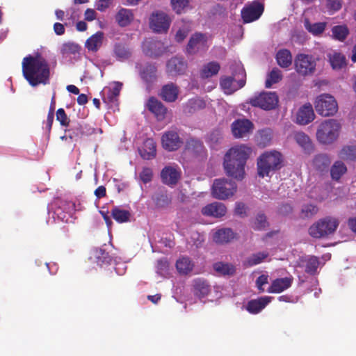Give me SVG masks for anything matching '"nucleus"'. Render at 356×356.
<instances>
[{
  "mask_svg": "<svg viewBox=\"0 0 356 356\" xmlns=\"http://www.w3.org/2000/svg\"><path fill=\"white\" fill-rule=\"evenodd\" d=\"M213 269L218 276L232 277L236 273V266L229 263L216 262L213 264Z\"/></svg>",
  "mask_w": 356,
  "mask_h": 356,
  "instance_id": "29",
  "label": "nucleus"
},
{
  "mask_svg": "<svg viewBox=\"0 0 356 356\" xmlns=\"http://www.w3.org/2000/svg\"><path fill=\"white\" fill-rule=\"evenodd\" d=\"M189 3V0H171V4L177 13H181Z\"/></svg>",
  "mask_w": 356,
  "mask_h": 356,
  "instance_id": "57",
  "label": "nucleus"
},
{
  "mask_svg": "<svg viewBox=\"0 0 356 356\" xmlns=\"http://www.w3.org/2000/svg\"><path fill=\"white\" fill-rule=\"evenodd\" d=\"M331 66L334 70H340L347 66V59L344 54L334 52L327 55Z\"/></svg>",
  "mask_w": 356,
  "mask_h": 356,
  "instance_id": "33",
  "label": "nucleus"
},
{
  "mask_svg": "<svg viewBox=\"0 0 356 356\" xmlns=\"http://www.w3.org/2000/svg\"><path fill=\"white\" fill-rule=\"evenodd\" d=\"M236 190V184L235 181L222 178L214 181L212 185L211 193L217 199L225 200L233 196Z\"/></svg>",
  "mask_w": 356,
  "mask_h": 356,
  "instance_id": "8",
  "label": "nucleus"
},
{
  "mask_svg": "<svg viewBox=\"0 0 356 356\" xmlns=\"http://www.w3.org/2000/svg\"><path fill=\"white\" fill-rule=\"evenodd\" d=\"M304 26L305 29L309 33L316 35L321 34L325 31L326 23L321 22L311 24L309 19H305L304 21Z\"/></svg>",
  "mask_w": 356,
  "mask_h": 356,
  "instance_id": "43",
  "label": "nucleus"
},
{
  "mask_svg": "<svg viewBox=\"0 0 356 356\" xmlns=\"http://www.w3.org/2000/svg\"><path fill=\"white\" fill-rule=\"evenodd\" d=\"M180 175L179 170L169 165L161 170V181L168 186H174L179 181Z\"/></svg>",
  "mask_w": 356,
  "mask_h": 356,
  "instance_id": "23",
  "label": "nucleus"
},
{
  "mask_svg": "<svg viewBox=\"0 0 356 356\" xmlns=\"http://www.w3.org/2000/svg\"><path fill=\"white\" fill-rule=\"evenodd\" d=\"M316 113L322 116L334 115L339 109L338 104L334 96L329 94H321L314 102Z\"/></svg>",
  "mask_w": 356,
  "mask_h": 356,
  "instance_id": "7",
  "label": "nucleus"
},
{
  "mask_svg": "<svg viewBox=\"0 0 356 356\" xmlns=\"http://www.w3.org/2000/svg\"><path fill=\"white\" fill-rule=\"evenodd\" d=\"M248 102L253 107L272 110L278 106L279 97L275 92H264L253 96Z\"/></svg>",
  "mask_w": 356,
  "mask_h": 356,
  "instance_id": "9",
  "label": "nucleus"
},
{
  "mask_svg": "<svg viewBox=\"0 0 356 356\" xmlns=\"http://www.w3.org/2000/svg\"><path fill=\"white\" fill-rule=\"evenodd\" d=\"M338 156L343 161L356 162V145H346L343 147Z\"/></svg>",
  "mask_w": 356,
  "mask_h": 356,
  "instance_id": "35",
  "label": "nucleus"
},
{
  "mask_svg": "<svg viewBox=\"0 0 356 356\" xmlns=\"http://www.w3.org/2000/svg\"><path fill=\"white\" fill-rule=\"evenodd\" d=\"M185 149L195 157H204L207 150L202 141L196 138H189L185 144Z\"/></svg>",
  "mask_w": 356,
  "mask_h": 356,
  "instance_id": "16",
  "label": "nucleus"
},
{
  "mask_svg": "<svg viewBox=\"0 0 356 356\" xmlns=\"http://www.w3.org/2000/svg\"><path fill=\"white\" fill-rule=\"evenodd\" d=\"M282 79V74L278 68L270 70L268 79L266 80V88L272 87L273 84L279 82Z\"/></svg>",
  "mask_w": 356,
  "mask_h": 356,
  "instance_id": "52",
  "label": "nucleus"
},
{
  "mask_svg": "<svg viewBox=\"0 0 356 356\" xmlns=\"http://www.w3.org/2000/svg\"><path fill=\"white\" fill-rule=\"evenodd\" d=\"M70 135L69 136V142L77 141L84 135L90 134V129L86 124L76 123L74 124L70 128L68 129Z\"/></svg>",
  "mask_w": 356,
  "mask_h": 356,
  "instance_id": "28",
  "label": "nucleus"
},
{
  "mask_svg": "<svg viewBox=\"0 0 356 356\" xmlns=\"http://www.w3.org/2000/svg\"><path fill=\"white\" fill-rule=\"evenodd\" d=\"M236 237V234L231 229L222 228L213 234V240L217 244L229 243Z\"/></svg>",
  "mask_w": 356,
  "mask_h": 356,
  "instance_id": "26",
  "label": "nucleus"
},
{
  "mask_svg": "<svg viewBox=\"0 0 356 356\" xmlns=\"http://www.w3.org/2000/svg\"><path fill=\"white\" fill-rule=\"evenodd\" d=\"M341 0H326L327 10L331 14L339 11L341 9Z\"/></svg>",
  "mask_w": 356,
  "mask_h": 356,
  "instance_id": "55",
  "label": "nucleus"
},
{
  "mask_svg": "<svg viewBox=\"0 0 356 356\" xmlns=\"http://www.w3.org/2000/svg\"><path fill=\"white\" fill-rule=\"evenodd\" d=\"M220 65L217 61H211L203 66L200 72V76L202 79L211 78V76L218 73Z\"/></svg>",
  "mask_w": 356,
  "mask_h": 356,
  "instance_id": "36",
  "label": "nucleus"
},
{
  "mask_svg": "<svg viewBox=\"0 0 356 356\" xmlns=\"http://www.w3.org/2000/svg\"><path fill=\"white\" fill-rule=\"evenodd\" d=\"M268 257V252H257L249 257L246 260V263L248 266H253L261 264Z\"/></svg>",
  "mask_w": 356,
  "mask_h": 356,
  "instance_id": "50",
  "label": "nucleus"
},
{
  "mask_svg": "<svg viewBox=\"0 0 356 356\" xmlns=\"http://www.w3.org/2000/svg\"><path fill=\"white\" fill-rule=\"evenodd\" d=\"M170 24L168 14L163 12H156L149 18V26L154 32H166Z\"/></svg>",
  "mask_w": 356,
  "mask_h": 356,
  "instance_id": "12",
  "label": "nucleus"
},
{
  "mask_svg": "<svg viewBox=\"0 0 356 356\" xmlns=\"http://www.w3.org/2000/svg\"><path fill=\"white\" fill-rule=\"evenodd\" d=\"M114 54L119 60L129 59L131 56V52L127 47L123 44H116L113 49Z\"/></svg>",
  "mask_w": 356,
  "mask_h": 356,
  "instance_id": "44",
  "label": "nucleus"
},
{
  "mask_svg": "<svg viewBox=\"0 0 356 356\" xmlns=\"http://www.w3.org/2000/svg\"><path fill=\"white\" fill-rule=\"evenodd\" d=\"M296 69L298 74L303 76L315 72L316 62L314 57L309 54H300L296 56Z\"/></svg>",
  "mask_w": 356,
  "mask_h": 356,
  "instance_id": "10",
  "label": "nucleus"
},
{
  "mask_svg": "<svg viewBox=\"0 0 356 356\" xmlns=\"http://www.w3.org/2000/svg\"><path fill=\"white\" fill-rule=\"evenodd\" d=\"M205 101L199 98H194L188 100L184 105V113L193 114L197 111L204 108Z\"/></svg>",
  "mask_w": 356,
  "mask_h": 356,
  "instance_id": "34",
  "label": "nucleus"
},
{
  "mask_svg": "<svg viewBox=\"0 0 356 356\" xmlns=\"http://www.w3.org/2000/svg\"><path fill=\"white\" fill-rule=\"evenodd\" d=\"M268 225V222L266 221V216L264 214H261L259 213L256 217L254 222V229L261 230L265 229Z\"/></svg>",
  "mask_w": 356,
  "mask_h": 356,
  "instance_id": "56",
  "label": "nucleus"
},
{
  "mask_svg": "<svg viewBox=\"0 0 356 356\" xmlns=\"http://www.w3.org/2000/svg\"><path fill=\"white\" fill-rule=\"evenodd\" d=\"M103 39L104 33L102 31H97L92 35L86 42V47L88 49V51H97L102 44Z\"/></svg>",
  "mask_w": 356,
  "mask_h": 356,
  "instance_id": "32",
  "label": "nucleus"
},
{
  "mask_svg": "<svg viewBox=\"0 0 356 356\" xmlns=\"http://www.w3.org/2000/svg\"><path fill=\"white\" fill-rule=\"evenodd\" d=\"M140 155L145 159H152L156 156V143L151 138H147L143 147L138 149Z\"/></svg>",
  "mask_w": 356,
  "mask_h": 356,
  "instance_id": "30",
  "label": "nucleus"
},
{
  "mask_svg": "<svg viewBox=\"0 0 356 356\" xmlns=\"http://www.w3.org/2000/svg\"><path fill=\"white\" fill-rule=\"evenodd\" d=\"M176 267L180 273L186 274L193 270V264L190 258L181 257L177 261Z\"/></svg>",
  "mask_w": 356,
  "mask_h": 356,
  "instance_id": "42",
  "label": "nucleus"
},
{
  "mask_svg": "<svg viewBox=\"0 0 356 356\" xmlns=\"http://www.w3.org/2000/svg\"><path fill=\"white\" fill-rule=\"evenodd\" d=\"M153 177V171L149 168H143V170L140 172V180L144 183L147 184L150 182L152 180Z\"/></svg>",
  "mask_w": 356,
  "mask_h": 356,
  "instance_id": "58",
  "label": "nucleus"
},
{
  "mask_svg": "<svg viewBox=\"0 0 356 356\" xmlns=\"http://www.w3.org/2000/svg\"><path fill=\"white\" fill-rule=\"evenodd\" d=\"M56 118L57 121H58L60 123L61 126L68 127L70 123V119L63 108H60L57 109Z\"/></svg>",
  "mask_w": 356,
  "mask_h": 356,
  "instance_id": "54",
  "label": "nucleus"
},
{
  "mask_svg": "<svg viewBox=\"0 0 356 356\" xmlns=\"http://www.w3.org/2000/svg\"><path fill=\"white\" fill-rule=\"evenodd\" d=\"M319 266V260L316 257H311L306 260L305 271L309 274H315Z\"/></svg>",
  "mask_w": 356,
  "mask_h": 356,
  "instance_id": "53",
  "label": "nucleus"
},
{
  "mask_svg": "<svg viewBox=\"0 0 356 356\" xmlns=\"http://www.w3.org/2000/svg\"><path fill=\"white\" fill-rule=\"evenodd\" d=\"M81 49V46L77 44L72 43V42H68L67 43L63 44L61 48V53L63 55H76L79 54Z\"/></svg>",
  "mask_w": 356,
  "mask_h": 356,
  "instance_id": "51",
  "label": "nucleus"
},
{
  "mask_svg": "<svg viewBox=\"0 0 356 356\" xmlns=\"http://www.w3.org/2000/svg\"><path fill=\"white\" fill-rule=\"evenodd\" d=\"M194 293L199 298H205L211 291V285L204 279H196L193 281Z\"/></svg>",
  "mask_w": 356,
  "mask_h": 356,
  "instance_id": "31",
  "label": "nucleus"
},
{
  "mask_svg": "<svg viewBox=\"0 0 356 356\" xmlns=\"http://www.w3.org/2000/svg\"><path fill=\"white\" fill-rule=\"evenodd\" d=\"M202 215L214 218H221L225 216L227 208L223 203L213 202L205 205L202 209Z\"/></svg>",
  "mask_w": 356,
  "mask_h": 356,
  "instance_id": "21",
  "label": "nucleus"
},
{
  "mask_svg": "<svg viewBox=\"0 0 356 356\" xmlns=\"http://www.w3.org/2000/svg\"><path fill=\"white\" fill-rule=\"evenodd\" d=\"M207 48V37L206 35L202 33H195L191 35L186 47V51L189 54H194L199 51H205Z\"/></svg>",
  "mask_w": 356,
  "mask_h": 356,
  "instance_id": "11",
  "label": "nucleus"
},
{
  "mask_svg": "<svg viewBox=\"0 0 356 356\" xmlns=\"http://www.w3.org/2000/svg\"><path fill=\"white\" fill-rule=\"evenodd\" d=\"M179 93V88L171 82L161 88L160 96L167 102H175L178 99Z\"/></svg>",
  "mask_w": 356,
  "mask_h": 356,
  "instance_id": "25",
  "label": "nucleus"
},
{
  "mask_svg": "<svg viewBox=\"0 0 356 356\" xmlns=\"http://www.w3.org/2000/svg\"><path fill=\"white\" fill-rule=\"evenodd\" d=\"M315 118L313 107L309 103L301 107L296 114V122L307 124L313 121Z\"/></svg>",
  "mask_w": 356,
  "mask_h": 356,
  "instance_id": "24",
  "label": "nucleus"
},
{
  "mask_svg": "<svg viewBox=\"0 0 356 356\" xmlns=\"http://www.w3.org/2000/svg\"><path fill=\"white\" fill-rule=\"evenodd\" d=\"M183 141L175 130H169L161 136L162 147L168 151H175L181 147Z\"/></svg>",
  "mask_w": 356,
  "mask_h": 356,
  "instance_id": "14",
  "label": "nucleus"
},
{
  "mask_svg": "<svg viewBox=\"0 0 356 356\" xmlns=\"http://www.w3.org/2000/svg\"><path fill=\"white\" fill-rule=\"evenodd\" d=\"M122 84L121 82L117 81L114 83V86L112 88H108L107 90L106 97L104 98V101L106 102V99L109 102H113L117 100L120 92L121 91Z\"/></svg>",
  "mask_w": 356,
  "mask_h": 356,
  "instance_id": "46",
  "label": "nucleus"
},
{
  "mask_svg": "<svg viewBox=\"0 0 356 356\" xmlns=\"http://www.w3.org/2000/svg\"><path fill=\"white\" fill-rule=\"evenodd\" d=\"M186 68V62L183 58L177 56L167 61V73L170 75L182 74L185 73Z\"/></svg>",
  "mask_w": 356,
  "mask_h": 356,
  "instance_id": "20",
  "label": "nucleus"
},
{
  "mask_svg": "<svg viewBox=\"0 0 356 356\" xmlns=\"http://www.w3.org/2000/svg\"><path fill=\"white\" fill-rule=\"evenodd\" d=\"M254 129V123L249 120H236L232 124V131L235 138L247 136Z\"/></svg>",
  "mask_w": 356,
  "mask_h": 356,
  "instance_id": "15",
  "label": "nucleus"
},
{
  "mask_svg": "<svg viewBox=\"0 0 356 356\" xmlns=\"http://www.w3.org/2000/svg\"><path fill=\"white\" fill-rule=\"evenodd\" d=\"M264 10V5L259 2H253L252 4L242 8L241 16L243 22L248 24L260 18Z\"/></svg>",
  "mask_w": 356,
  "mask_h": 356,
  "instance_id": "13",
  "label": "nucleus"
},
{
  "mask_svg": "<svg viewBox=\"0 0 356 356\" xmlns=\"http://www.w3.org/2000/svg\"><path fill=\"white\" fill-rule=\"evenodd\" d=\"M332 32L334 38L339 40V41H343L346 39L348 34L349 33L347 26L341 25L334 26L332 29Z\"/></svg>",
  "mask_w": 356,
  "mask_h": 356,
  "instance_id": "49",
  "label": "nucleus"
},
{
  "mask_svg": "<svg viewBox=\"0 0 356 356\" xmlns=\"http://www.w3.org/2000/svg\"><path fill=\"white\" fill-rule=\"evenodd\" d=\"M143 50L150 58H158L163 53V44L161 41L148 39L143 41Z\"/></svg>",
  "mask_w": 356,
  "mask_h": 356,
  "instance_id": "19",
  "label": "nucleus"
},
{
  "mask_svg": "<svg viewBox=\"0 0 356 356\" xmlns=\"http://www.w3.org/2000/svg\"><path fill=\"white\" fill-rule=\"evenodd\" d=\"M157 67L155 64L146 63L139 68V74L142 80L149 86L157 79Z\"/></svg>",
  "mask_w": 356,
  "mask_h": 356,
  "instance_id": "18",
  "label": "nucleus"
},
{
  "mask_svg": "<svg viewBox=\"0 0 356 356\" xmlns=\"http://www.w3.org/2000/svg\"><path fill=\"white\" fill-rule=\"evenodd\" d=\"M347 171V167L345 163L341 161H337L334 163L330 172L331 176L334 180L338 181L343 175Z\"/></svg>",
  "mask_w": 356,
  "mask_h": 356,
  "instance_id": "45",
  "label": "nucleus"
},
{
  "mask_svg": "<svg viewBox=\"0 0 356 356\" xmlns=\"http://www.w3.org/2000/svg\"><path fill=\"white\" fill-rule=\"evenodd\" d=\"M268 277L267 275H265V274H262L257 279L256 285L258 288V290L260 292L264 291L263 286L266 285L268 283Z\"/></svg>",
  "mask_w": 356,
  "mask_h": 356,
  "instance_id": "60",
  "label": "nucleus"
},
{
  "mask_svg": "<svg viewBox=\"0 0 356 356\" xmlns=\"http://www.w3.org/2000/svg\"><path fill=\"white\" fill-rule=\"evenodd\" d=\"M276 59L278 65L282 67H288L291 65L292 56L290 51L287 49H282L278 51L276 55Z\"/></svg>",
  "mask_w": 356,
  "mask_h": 356,
  "instance_id": "37",
  "label": "nucleus"
},
{
  "mask_svg": "<svg viewBox=\"0 0 356 356\" xmlns=\"http://www.w3.org/2000/svg\"><path fill=\"white\" fill-rule=\"evenodd\" d=\"M340 129L341 125L337 120L334 119L324 120L316 130V139L322 144H332L339 138Z\"/></svg>",
  "mask_w": 356,
  "mask_h": 356,
  "instance_id": "5",
  "label": "nucleus"
},
{
  "mask_svg": "<svg viewBox=\"0 0 356 356\" xmlns=\"http://www.w3.org/2000/svg\"><path fill=\"white\" fill-rule=\"evenodd\" d=\"M339 220L333 216L321 218L310 225L309 234L314 238H325L334 234L339 225Z\"/></svg>",
  "mask_w": 356,
  "mask_h": 356,
  "instance_id": "4",
  "label": "nucleus"
},
{
  "mask_svg": "<svg viewBox=\"0 0 356 356\" xmlns=\"http://www.w3.org/2000/svg\"><path fill=\"white\" fill-rule=\"evenodd\" d=\"M97 261L101 264H109L112 261V257L105 250H100V254L97 256Z\"/></svg>",
  "mask_w": 356,
  "mask_h": 356,
  "instance_id": "59",
  "label": "nucleus"
},
{
  "mask_svg": "<svg viewBox=\"0 0 356 356\" xmlns=\"http://www.w3.org/2000/svg\"><path fill=\"white\" fill-rule=\"evenodd\" d=\"M318 208L314 204H305L302 207L300 216L303 219L311 218L318 212Z\"/></svg>",
  "mask_w": 356,
  "mask_h": 356,
  "instance_id": "47",
  "label": "nucleus"
},
{
  "mask_svg": "<svg viewBox=\"0 0 356 356\" xmlns=\"http://www.w3.org/2000/svg\"><path fill=\"white\" fill-rule=\"evenodd\" d=\"M147 107L149 111L153 113L158 120L161 121L165 119L168 108L162 102L152 96L149 98Z\"/></svg>",
  "mask_w": 356,
  "mask_h": 356,
  "instance_id": "17",
  "label": "nucleus"
},
{
  "mask_svg": "<svg viewBox=\"0 0 356 356\" xmlns=\"http://www.w3.org/2000/svg\"><path fill=\"white\" fill-rule=\"evenodd\" d=\"M97 17V13L94 9L88 8L84 13V19L86 21H92Z\"/></svg>",
  "mask_w": 356,
  "mask_h": 356,
  "instance_id": "64",
  "label": "nucleus"
},
{
  "mask_svg": "<svg viewBox=\"0 0 356 356\" xmlns=\"http://www.w3.org/2000/svg\"><path fill=\"white\" fill-rule=\"evenodd\" d=\"M247 207L244 203L237 202L235 204V213L240 216L246 215Z\"/></svg>",
  "mask_w": 356,
  "mask_h": 356,
  "instance_id": "62",
  "label": "nucleus"
},
{
  "mask_svg": "<svg viewBox=\"0 0 356 356\" xmlns=\"http://www.w3.org/2000/svg\"><path fill=\"white\" fill-rule=\"evenodd\" d=\"M295 140L305 151L309 152L313 149V145L309 136L303 132L296 133Z\"/></svg>",
  "mask_w": 356,
  "mask_h": 356,
  "instance_id": "41",
  "label": "nucleus"
},
{
  "mask_svg": "<svg viewBox=\"0 0 356 356\" xmlns=\"http://www.w3.org/2000/svg\"><path fill=\"white\" fill-rule=\"evenodd\" d=\"M131 216L130 211L121 209L119 207H114L111 209V216L118 223L129 222Z\"/></svg>",
  "mask_w": 356,
  "mask_h": 356,
  "instance_id": "40",
  "label": "nucleus"
},
{
  "mask_svg": "<svg viewBox=\"0 0 356 356\" xmlns=\"http://www.w3.org/2000/svg\"><path fill=\"white\" fill-rule=\"evenodd\" d=\"M22 67L24 76L31 86L48 83L50 76L49 65L40 54L26 56L22 60Z\"/></svg>",
  "mask_w": 356,
  "mask_h": 356,
  "instance_id": "1",
  "label": "nucleus"
},
{
  "mask_svg": "<svg viewBox=\"0 0 356 356\" xmlns=\"http://www.w3.org/2000/svg\"><path fill=\"white\" fill-rule=\"evenodd\" d=\"M112 3V0H99L96 3V9L99 11H105Z\"/></svg>",
  "mask_w": 356,
  "mask_h": 356,
  "instance_id": "61",
  "label": "nucleus"
},
{
  "mask_svg": "<svg viewBox=\"0 0 356 356\" xmlns=\"http://www.w3.org/2000/svg\"><path fill=\"white\" fill-rule=\"evenodd\" d=\"M283 156L279 151H266L257 159V172L261 177L270 176V172L283 166Z\"/></svg>",
  "mask_w": 356,
  "mask_h": 356,
  "instance_id": "3",
  "label": "nucleus"
},
{
  "mask_svg": "<svg viewBox=\"0 0 356 356\" xmlns=\"http://www.w3.org/2000/svg\"><path fill=\"white\" fill-rule=\"evenodd\" d=\"M116 21L120 26H126L131 24L134 19L133 13L127 9H120L116 15Z\"/></svg>",
  "mask_w": 356,
  "mask_h": 356,
  "instance_id": "38",
  "label": "nucleus"
},
{
  "mask_svg": "<svg viewBox=\"0 0 356 356\" xmlns=\"http://www.w3.org/2000/svg\"><path fill=\"white\" fill-rule=\"evenodd\" d=\"M330 160L325 154H318L314 156L313 164L316 169L318 170H324L327 168L330 164Z\"/></svg>",
  "mask_w": 356,
  "mask_h": 356,
  "instance_id": "48",
  "label": "nucleus"
},
{
  "mask_svg": "<svg viewBox=\"0 0 356 356\" xmlns=\"http://www.w3.org/2000/svg\"><path fill=\"white\" fill-rule=\"evenodd\" d=\"M271 299V297L264 296L257 299L250 300L248 301L245 309L250 314H259L266 307V305L269 304Z\"/></svg>",
  "mask_w": 356,
  "mask_h": 356,
  "instance_id": "22",
  "label": "nucleus"
},
{
  "mask_svg": "<svg viewBox=\"0 0 356 356\" xmlns=\"http://www.w3.org/2000/svg\"><path fill=\"white\" fill-rule=\"evenodd\" d=\"M168 264L166 259H159L156 261V269L157 271L160 273L168 270Z\"/></svg>",
  "mask_w": 356,
  "mask_h": 356,
  "instance_id": "63",
  "label": "nucleus"
},
{
  "mask_svg": "<svg viewBox=\"0 0 356 356\" xmlns=\"http://www.w3.org/2000/svg\"><path fill=\"white\" fill-rule=\"evenodd\" d=\"M152 199L156 207L160 209L167 208L172 203V197L167 192H160L154 195Z\"/></svg>",
  "mask_w": 356,
  "mask_h": 356,
  "instance_id": "39",
  "label": "nucleus"
},
{
  "mask_svg": "<svg viewBox=\"0 0 356 356\" xmlns=\"http://www.w3.org/2000/svg\"><path fill=\"white\" fill-rule=\"evenodd\" d=\"M246 74L242 66L238 65L232 76H224L220 79V85L225 94H232L241 88L246 83Z\"/></svg>",
  "mask_w": 356,
  "mask_h": 356,
  "instance_id": "6",
  "label": "nucleus"
},
{
  "mask_svg": "<svg viewBox=\"0 0 356 356\" xmlns=\"http://www.w3.org/2000/svg\"><path fill=\"white\" fill-rule=\"evenodd\" d=\"M252 148L242 144L228 149L224 156L223 168L226 174L241 180L245 175V165L252 152Z\"/></svg>",
  "mask_w": 356,
  "mask_h": 356,
  "instance_id": "2",
  "label": "nucleus"
},
{
  "mask_svg": "<svg viewBox=\"0 0 356 356\" xmlns=\"http://www.w3.org/2000/svg\"><path fill=\"white\" fill-rule=\"evenodd\" d=\"M293 280L291 277L275 279L272 281L268 291L274 293H281L291 287Z\"/></svg>",
  "mask_w": 356,
  "mask_h": 356,
  "instance_id": "27",
  "label": "nucleus"
}]
</instances>
